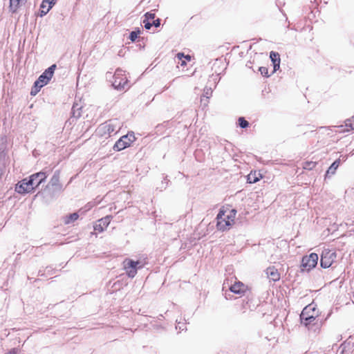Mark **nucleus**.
I'll list each match as a JSON object with an SVG mask.
<instances>
[{"instance_id": "obj_39", "label": "nucleus", "mask_w": 354, "mask_h": 354, "mask_svg": "<svg viewBox=\"0 0 354 354\" xmlns=\"http://www.w3.org/2000/svg\"><path fill=\"white\" fill-rule=\"evenodd\" d=\"M2 174H3V169L1 167H0V178H1Z\"/></svg>"}, {"instance_id": "obj_13", "label": "nucleus", "mask_w": 354, "mask_h": 354, "mask_svg": "<svg viewBox=\"0 0 354 354\" xmlns=\"http://www.w3.org/2000/svg\"><path fill=\"white\" fill-rule=\"evenodd\" d=\"M229 288L231 292L239 295L244 293L246 290L245 285L241 281H235Z\"/></svg>"}, {"instance_id": "obj_1", "label": "nucleus", "mask_w": 354, "mask_h": 354, "mask_svg": "<svg viewBox=\"0 0 354 354\" xmlns=\"http://www.w3.org/2000/svg\"><path fill=\"white\" fill-rule=\"evenodd\" d=\"M47 178L46 172L40 171L31 175L29 178H24L16 185L15 190L19 194H26L35 189V180L39 178L37 182L36 187H38Z\"/></svg>"}, {"instance_id": "obj_37", "label": "nucleus", "mask_w": 354, "mask_h": 354, "mask_svg": "<svg viewBox=\"0 0 354 354\" xmlns=\"http://www.w3.org/2000/svg\"><path fill=\"white\" fill-rule=\"evenodd\" d=\"M212 93L211 90L210 89H207V91H205V95H206V97L207 98H208V95Z\"/></svg>"}, {"instance_id": "obj_3", "label": "nucleus", "mask_w": 354, "mask_h": 354, "mask_svg": "<svg viewBox=\"0 0 354 354\" xmlns=\"http://www.w3.org/2000/svg\"><path fill=\"white\" fill-rule=\"evenodd\" d=\"M121 128V122L118 119L109 120L101 124L97 129V133L101 136H110L118 132Z\"/></svg>"}, {"instance_id": "obj_33", "label": "nucleus", "mask_w": 354, "mask_h": 354, "mask_svg": "<svg viewBox=\"0 0 354 354\" xmlns=\"http://www.w3.org/2000/svg\"><path fill=\"white\" fill-rule=\"evenodd\" d=\"M125 136H129V138L132 139V140H133V141H134V140H135V136H134V135H133V133H128V134H127V135H126Z\"/></svg>"}, {"instance_id": "obj_42", "label": "nucleus", "mask_w": 354, "mask_h": 354, "mask_svg": "<svg viewBox=\"0 0 354 354\" xmlns=\"http://www.w3.org/2000/svg\"><path fill=\"white\" fill-rule=\"evenodd\" d=\"M225 287H226V283L225 282V283H223V288H225Z\"/></svg>"}, {"instance_id": "obj_29", "label": "nucleus", "mask_w": 354, "mask_h": 354, "mask_svg": "<svg viewBox=\"0 0 354 354\" xmlns=\"http://www.w3.org/2000/svg\"><path fill=\"white\" fill-rule=\"evenodd\" d=\"M259 71H260V72H261V73L262 75H263V74L266 75V74L268 73V70H267V68H265V67H261V68H259Z\"/></svg>"}, {"instance_id": "obj_6", "label": "nucleus", "mask_w": 354, "mask_h": 354, "mask_svg": "<svg viewBox=\"0 0 354 354\" xmlns=\"http://www.w3.org/2000/svg\"><path fill=\"white\" fill-rule=\"evenodd\" d=\"M124 73L120 68H118L115 72L112 86L117 90H124L127 84V80L126 77H124Z\"/></svg>"}, {"instance_id": "obj_34", "label": "nucleus", "mask_w": 354, "mask_h": 354, "mask_svg": "<svg viewBox=\"0 0 354 354\" xmlns=\"http://www.w3.org/2000/svg\"><path fill=\"white\" fill-rule=\"evenodd\" d=\"M343 127H344L343 126L338 127V128L339 129V132H344V131H349L348 129H343Z\"/></svg>"}, {"instance_id": "obj_26", "label": "nucleus", "mask_w": 354, "mask_h": 354, "mask_svg": "<svg viewBox=\"0 0 354 354\" xmlns=\"http://www.w3.org/2000/svg\"><path fill=\"white\" fill-rule=\"evenodd\" d=\"M142 22L144 24L145 28L147 30H149L151 28V27L152 26V23L147 21V19H144Z\"/></svg>"}, {"instance_id": "obj_25", "label": "nucleus", "mask_w": 354, "mask_h": 354, "mask_svg": "<svg viewBox=\"0 0 354 354\" xmlns=\"http://www.w3.org/2000/svg\"><path fill=\"white\" fill-rule=\"evenodd\" d=\"M145 19H147V21L153 20L155 18V14L152 12H147L145 15Z\"/></svg>"}, {"instance_id": "obj_12", "label": "nucleus", "mask_w": 354, "mask_h": 354, "mask_svg": "<svg viewBox=\"0 0 354 354\" xmlns=\"http://www.w3.org/2000/svg\"><path fill=\"white\" fill-rule=\"evenodd\" d=\"M111 220V216H106L98 220L97 223L94 225V230L100 232H103L109 225Z\"/></svg>"}, {"instance_id": "obj_22", "label": "nucleus", "mask_w": 354, "mask_h": 354, "mask_svg": "<svg viewBox=\"0 0 354 354\" xmlns=\"http://www.w3.org/2000/svg\"><path fill=\"white\" fill-rule=\"evenodd\" d=\"M270 57L273 63L278 62H280V58H279V53L272 51L270 53Z\"/></svg>"}, {"instance_id": "obj_11", "label": "nucleus", "mask_w": 354, "mask_h": 354, "mask_svg": "<svg viewBox=\"0 0 354 354\" xmlns=\"http://www.w3.org/2000/svg\"><path fill=\"white\" fill-rule=\"evenodd\" d=\"M133 142V140L131 138H129V136H122L114 145L113 149L115 151H121L127 147H129L131 144V142Z\"/></svg>"}, {"instance_id": "obj_14", "label": "nucleus", "mask_w": 354, "mask_h": 354, "mask_svg": "<svg viewBox=\"0 0 354 354\" xmlns=\"http://www.w3.org/2000/svg\"><path fill=\"white\" fill-rule=\"evenodd\" d=\"M27 0H10V10L12 12H16L19 8L25 5Z\"/></svg>"}, {"instance_id": "obj_15", "label": "nucleus", "mask_w": 354, "mask_h": 354, "mask_svg": "<svg viewBox=\"0 0 354 354\" xmlns=\"http://www.w3.org/2000/svg\"><path fill=\"white\" fill-rule=\"evenodd\" d=\"M266 274L268 277L273 281H277L279 279V274L277 269L274 267H269L266 269Z\"/></svg>"}, {"instance_id": "obj_20", "label": "nucleus", "mask_w": 354, "mask_h": 354, "mask_svg": "<svg viewBox=\"0 0 354 354\" xmlns=\"http://www.w3.org/2000/svg\"><path fill=\"white\" fill-rule=\"evenodd\" d=\"M340 158L335 160L327 171V174H333L340 164Z\"/></svg>"}, {"instance_id": "obj_30", "label": "nucleus", "mask_w": 354, "mask_h": 354, "mask_svg": "<svg viewBox=\"0 0 354 354\" xmlns=\"http://www.w3.org/2000/svg\"><path fill=\"white\" fill-rule=\"evenodd\" d=\"M17 352H18L17 349L13 348L11 351H10L8 353H6V354H17Z\"/></svg>"}, {"instance_id": "obj_7", "label": "nucleus", "mask_w": 354, "mask_h": 354, "mask_svg": "<svg viewBox=\"0 0 354 354\" xmlns=\"http://www.w3.org/2000/svg\"><path fill=\"white\" fill-rule=\"evenodd\" d=\"M336 257L337 255L335 252H333L329 250H324L322 252L321 256V266L324 268H328L330 267L333 263L335 261Z\"/></svg>"}, {"instance_id": "obj_35", "label": "nucleus", "mask_w": 354, "mask_h": 354, "mask_svg": "<svg viewBox=\"0 0 354 354\" xmlns=\"http://www.w3.org/2000/svg\"><path fill=\"white\" fill-rule=\"evenodd\" d=\"M311 312L312 310H307L306 314L305 315L306 318H307L308 317H310V315H312V313H310Z\"/></svg>"}, {"instance_id": "obj_32", "label": "nucleus", "mask_w": 354, "mask_h": 354, "mask_svg": "<svg viewBox=\"0 0 354 354\" xmlns=\"http://www.w3.org/2000/svg\"><path fill=\"white\" fill-rule=\"evenodd\" d=\"M279 64H280V62H279L273 63V64H274V71H277V69L279 68Z\"/></svg>"}, {"instance_id": "obj_10", "label": "nucleus", "mask_w": 354, "mask_h": 354, "mask_svg": "<svg viewBox=\"0 0 354 354\" xmlns=\"http://www.w3.org/2000/svg\"><path fill=\"white\" fill-rule=\"evenodd\" d=\"M49 80L44 75H41L34 84V86L31 90V95H35L41 89V87L46 85Z\"/></svg>"}, {"instance_id": "obj_27", "label": "nucleus", "mask_w": 354, "mask_h": 354, "mask_svg": "<svg viewBox=\"0 0 354 354\" xmlns=\"http://www.w3.org/2000/svg\"><path fill=\"white\" fill-rule=\"evenodd\" d=\"M160 25V20L159 19H153L152 22V26L156 27H159Z\"/></svg>"}, {"instance_id": "obj_36", "label": "nucleus", "mask_w": 354, "mask_h": 354, "mask_svg": "<svg viewBox=\"0 0 354 354\" xmlns=\"http://www.w3.org/2000/svg\"><path fill=\"white\" fill-rule=\"evenodd\" d=\"M349 126L350 129H354V123H346V127Z\"/></svg>"}, {"instance_id": "obj_2", "label": "nucleus", "mask_w": 354, "mask_h": 354, "mask_svg": "<svg viewBox=\"0 0 354 354\" xmlns=\"http://www.w3.org/2000/svg\"><path fill=\"white\" fill-rule=\"evenodd\" d=\"M236 213V212L234 209L228 211L221 209L216 216L217 228L222 231L228 229L234 222Z\"/></svg>"}, {"instance_id": "obj_19", "label": "nucleus", "mask_w": 354, "mask_h": 354, "mask_svg": "<svg viewBox=\"0 0 354 354\" xmlns=\"http://www.w3.org/2000/svg\"><path fill=\"white\" fill-rule=\"evenodd\" d=\"M55 68H56V65L53 64L49 68H48L46 70H45V71L42 73V75L46 76V77L50 81L54 74Z\"/></svg>"}, {"instance_id": "obj_17", "label": "nucleus", "mask_w": 354, "mask_h": 354, "mask_svg": "<svg viewBox=\"0 0 354 354\" xmlns=\"http://www.w3.org/2000/svg\"><path fill=\"white\" fill-rule=\"evenodd\" d=\"M52 7L53 5H48V2H45V0H43L41 4L40 16L43 17L46 15Z\"/></svg>"}, {"instance_id": "obj_16", "label": "nucleus", "mask_w": 354, "mask_h": 354, "mask_svg": "<svg viewBox=\"0 0 354 354\" xmlns=\"http://www.w3.org/2000/svg\"><path fill=\"white\" fill-rule=\"evenodd\" d=\"M260 178H261V175L254 171L248 175L247 180L249 183H255L259 180Z\"/></svg>"}, {"instance_id": "obj_5", "label": "nucleus", "mask_w": 354, "mask_h": 354, "mask_svg": "<svg viewBox=\"0 0 354 354\" xmlns=\"http://www.w3.org/2000/svg\"><path fill=\"white\" fill-rule=\"evenodd\" d=\"M317 316V312L315 311V308L311 304L305 307L302 310L300 318L301 323L305 326H308L313 323Z\"/></svg>"}, {"instance_id": "obj_31", "label": "nucleus", "mask_w": 354, "mask_h": 354, "mask_svg": "<svg viewBox=\"0 0 354 354\" xmlns=\"http://www.w3.org/2000/svg\"><path fill=\"white\" fill-rule=\"evenodd\" d=\"M57 0H45V2H48V5H54Z\"/></svg>"}, {"instance_id": "obj_38", "label": "nucleus", "mask_w": 354, "mask_h": 354, "mask_svg": "<svg viewBox=\"0 0 354 354\" xmlns=\"http://www.w3.org/2000/svg\"><path fill=\"white\" fill-rule=\"evenodd\" d=\"M183 57V54H181V53H178V57L179 59H181V57Z\"/></svg>"}, {"instance_id": "obj_18", "label": "nucleus", "mask_w": 354, "mask_h": 354, "mask_svg": "<svg viewBox=\"0 0 354 354\" xmlns=\"http://www.w3.org/2000/svg\"><path fill=\"white\" fill-rule=\"evenodd\" d=\"M79 218V215L77 213H73L69 215H67L64 217V223L66 225H68L75 221H76Z\"/></svg>"}, {"instance_id": "obj_24", "label": "nucleus", "mask_w": 354, "mask_h": 354, "mask_svg": "<svg viewBox=\"0 0 354 354\" xmlns=\"http://www.w3.org/2000/svg\"><path fill=\"white\" fill-rule=\"evenodd\" d=\"M140 34V31L138 30V32H136V31H132L131 33H130V35H129V39L132 41H134L138 37V35Z\"/></svg>"}, {"instance_id": "obj_23", "label": "nucleus", "mask_w": 354, "mask_h": 354, "mask_svg": "<svg viewBox=\"0 0 354 354\" xmlns=\"http://www.w3.org/2000/svg\"><path fill=\"white\" fill-rule=\"evenodd\" d=\"M239 124L241 128H246L247 127H248L249 123L243 118H239Z\"/></svg>"}, {"instance_id": "obj_28", "label": "nucleus", "mask_w": 354, "mask_h": 354, "mask_svg": "<svg viewBox=\"0 0 354 354\" xmlns=\"http://www.w3.org/2000/svg\"><path fill=\"white\" fill-rule=\"evenodd\" d=\"M75 107H76V106H75V105H73V108H72V111H73V115L77 118V117H80V112H78V113H77V115H75V114H76V113H75Z\"/></svg>"}, {"instance_id": "obj_4", "label": "nucleus", "mask_w": 354, "mask_h": 354, "mask_svg": "<svg viewBox=\"0 0 354 354\" xmlns=\"http://www.w3.org/2000/svg\"><path fill=\"white\" fill-rule=\"evenodd\" d=\"M145 263L142 261H134L130 259H125L123 261V267L127 274L130 278H133L138 269L142 268Z\"/></svg>"}, {"instance_id": "obj_8", "label": "nucleus", "mask_w": 354, "mask_h": 354, "mask_svg": "<svg viewBox=\"0 0 354 354\" xmlns=\"http://www.w3.org/2000/svg\"><path fill=\"white\" fill-rule=\"evenodd\" d=\"M318 255L315 253H311L308 256H305L302 258L301 266L306 270H310L315 268L318 261Z\"/></svg>"}, {"instance_id": "obj_43", "label": "nucleus", "mask_w": 354, "mask_h": 354, "mask_svg": "<svg viewBox=\"0 0 354 354\" xmlns=\"http://www.w3.org/2000/svg\"><path fill=\"white\" fill-rule=\"evenodd\" d=\"M186 58L189 59H190V56L188 55V56L186 57Z\"/></svg>"}, {"instance_id": "obj_21", "label": "nucleus", "mask_w": 354, "mask_h": 354, "mask_svg": "<svg viewBox=\"0 0 354 354\" xmlns=\"http://www.w3.org/2000/svg\"><path fill=\"white\" fill-rule=\"evenodd\" d=\"M317 165L316 162L314 161H306L304 162L303 167L304 169L311 170L313 169Z\"/></svg>"}, {"instance_id": "obj_40", "label": "nucleus", "mask_w": 354, "mask_h": 354, "mask_svg": "<svg viewBox=\"0 0 354 354\" xmlns=\"http://www.w3.org/2000/svg\"><path fill=\"white\" fill-rule=\"evenodd\" d=\"M39 178H37V179L35 180V187H36V185H37V181H39Z\"/></svg>"}, {"instance_id": "obj_41", "label": "nucleus", "mask_w": 354, "mask_h": 354, "mask_svg": "<svg viewBox=\"0 0 354 354\" xmlns=\"http://www.w3.org/2000/svg\"><path fill=\"white\" fill-rule=\"evenodd\" d=\"M341 157H342L343 161H345L346 160V158H347L346 156H342Z\"/></svg>"}, {"instance_id": "obj_9", "label": "nucleus", "mask_w": 354, "mask_h": 354, "mask_svg": "<svg viewBox=\"0 0 354 354\" xmlns=\"http://www.w3.org/2000/svg\"><path fill=\"white\" fill-rule=\"evenodd\" d=\"M47 187L52 189L53 192H62L63 190L62 185L59 182V171H56L54 173Z\"/></svg>"}]
</instances>
